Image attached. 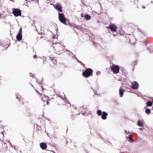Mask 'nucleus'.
I'll return each mask as SVG.
<instances>
[{"label": "nucleus", "instance_id": "obj_1", "mask_svg": "<svg viewBox=\"0 0 153 153\" xmlns=\"http://www.w3.org/2000/svg\"><path fill=\"white\" fill-rule=\"evenodd\" d=\"M57 36L53 35V33L50 32L47 35L44 34L42 36H39V41L40 43H43L47 41V40H49L52 39L56 38V37Z\"/></svg>", "mask_w": 153, "mask_h": 153}, {"label": "nucleus", "instance_id": "obj_2", "mask_svg": "<svg viewBox=\"0 0 153 153\" xmlns=\"http://www.w3.org/2000/svg\"><path fill=\"white\" fill-rule=\"evenodd\" d=\"M53 45V46L51 47V48L53 49L57 54H60L63 52L64 47L61 44L58 42Z\"/></svg>", "mask_w": 153, "mask_h": 153}, {"label": "nucleus", "instance_id": "obj_3", "mask_svg": "<svg viewBox=\"0 0 153 153\" xmlns=\"http://www.w3.org/2000/svg\"><path fill=\"white\" fill-rule=\"evenodd\" d=\"M39 92V94H40V95H44V96L43 97H40L41 98L42 101L44 103V105H45L48 104L49 102L48 101V98L47 96H45L44 93L47 90L45 88H43V86H41L40 88Z\"/></svg>", "mask_w": 153, "mask_h": 153}, {"label": "nucleus", "instance_id": "obj_4", "mask_svg": "<svg viewBox=\"0 0 153 153\" xmlns=\"http://www.w3.org/2000/svg\"><path fill=\"white\" fill-rule=\"evenodd\" d=\"M93 72V71L91 68H86L85 70L83 72L82 75L85 78H88L92 76Z\"/></svg>", "mask_w": 153, "mask_h": 153}, {"label": "nucleus", "instance_id": "obj_5", "mask_svg": "<svg viewBox=\"0 0 153 153\" xmlns=\"http://www.w3.org/2000/svg\"><path fill=\"white\" fill-rule=\"evenodd\" d=\"M110 68L113 72L114 74H117L119 73L120 71V67L118 65H116L113 64L111 66Z\"/></svg>", "mask_w": 153, "mask_h": 153}, {"label": "nucleus", "instance_id": "obj_6", "mask_svg": "<svg viewBox=\"0 0 153 153\" xmlns=\"http://www.w3.org/2000/svg\"><path fill=\"white\" fill-rule=\"evenodd\" d=\"M58 18L60 22L62 23L63 24L66 25V19L64 16L63 14L59 13H58Z\"/></svg>", "mask_w": 153, "mask_h": 153}, {"label": "nucleus", "instance_id": "obj_7", "mask_svg": "<svg viewBox=\"0 0 153 153\" xmlns=\"http://www.w3.org/2000/svg\"><path fill=\"white\" fill-rule=\"evenodd\" d=\"M12 13L15 16H21V11L17 8H13L12 9Z\"/></svg>", "mask_w": 153, "mask_h": 153}, {"label": "nucleus", "instance_id": "obj_8", "mask_svg": "<svg viewBox=\"0 0 153 153\" xmlns=\"http://www.w3.org/2000/svg\"><path fill=\"white\" fill-rule=\"evenodd\" d=\"M63 102V101L62 99L57 98L55 100L54 103L56 105H60L62 104Z\"/></svg>", "mask_w": 153, "mask_h": 153}, {"label": "nucleus", "instance_id": "obj_9", "mask_svg": "<svg viewBox=\"0 0 153 153\" xmlns=\"http://www.w3.org/2000/svg\"><path fill=\"white\" fill-rule=\"evenodd\" d=\"M131 88L134 89H137L139 87L138 82L136 81H133L131 82Z\"/></svg>", "mask_w": 153, "mask_h": 153}, {"label": "nucleus", "instance_id": "obj_10", "mask_svg": "<svg viewBox=\"0 0 153 153\" xmlns=\"http://www.w3.org/2000/svg\"><path fill=\"white\" fill-rule=\"evenodd\" d=\"M108 27L112 31L117 32V27L114 25H110Z\"/></svg>", "mask_w": 153, "mask_h": 153}, {"label": "nucleus", "instance_id": "obj_11", "mask_svg": "<svg viewBox=\"0 0 153 153\" xmlns=\"http://www.w3.org/2000/svg\"><path fill=\"white\" fill-rule=\"evenodd\" d=\"M46 60V58L44 56L42 57H39V62L42 64H43L45 63V62Z\"/></svg>", "mask_w": 153, "mask_h": 153}, {"label": "nucleus", "instance_id": "obj_12", "mask_svg": "<svg viewBox=\"0 0 153 153\" xmlns=\"http://www.w3.org/2000/svg\"><path fill=\"white\" fill-rule=\"evenodd\" d=\"M54 7L56 9L59 10L60 12H62V7L60 4H56L54 5Z\"/></svg>", "mask_w": 153, "mask_h": 153}, {"label": "nucleus", "instance_id": "obj_13", "mask_svg": "<svg viewBox=\"0 0 153 153\" xmlns=\"http://www.w3.org/2000/svg\"><path fill=\"white\" fill-rule=\"evenodd\" d=\"M40 146L41 148L43 150L45 149L47 147V144L44 142H42L40 143Z\"/></svg>", "mask_w": 153, "mask_h": 153}, {"label": "nucleus", "instance_id": "obj_14", "mask_svg": "<svg viewBox=\"0 0 153 153\" xmlns=\"http://www.w3.org/2000/svg\"><path fill=\"white\" fill-rule=\"evenodd\" d=\"M108 115V114L105 111H103L101 115V118L103 120H105L107 118V117Z\"/></svg>", "mask_w": 153, "mask_h": 153}, {"label": "nucleus", "instance_id": "obj_15", "mask_svg": "<svg viewBox=\"0 0 153 153\" xmlns=\"http://www.w3.org/2000/svg\"><path fill=\"white\" fill-rule=\"evenodd\" d=\"M1 145H3V149L2 150L4 151L7 150L8 146H7V144L6 143H4L3 144H2ZM0 146H1V145H0V147H1Z\"/></svg>", "mask_w": 153, "mask_h": 153}, {"label": "nucleus", "instance_id": "obj_16", "mask_svg": "<svg viewBox=\"0 0 153 153\" xmlns=\"http://www.w3.org/2000/svg\"><path fill=\"white\" fill-rule=\"evenodd\" d=\"M125 90L122 88H120L119 89V94L120 97H122L123 96Z\"/></svg>", "mask_w": 153, "mask_h": 153}, {"label": "nucleus", "instance_id": "obj_17", "mask_svg": "<svg viewBox=\"0 0 153 153\" xmlns=\"http://www.w3.org/2000/svg\"><path fill=\"white\" fill-rule=\"evenodd\" d=\"M44 30V27H41L40 32H39V36H42L44 34H45Z\"/></svg>", "mask_w": 153, "mask_h": 153}, {"label": "nucleus", "instance_id": "obj_18", "mask_svg": "<svg viewBox=\"0 0 153 153\" xmlns=\"http://www.w3.org/2000/svg\"><path fill=\"white\" fill-rule=\"evenodd\" d=\"M16 38L18 41H20L22 39V34L18 33L16 36Z\"/></svg>", "mask_w": 153, "mask_h": 153}, {"label": "nucleus", "instance_id": "obj_19", "mask_svg": "<svg viewBox=\"0 0 153 153\" xmlns=\"http://www.w3.org/2000/svg\"><path fill=\"white\" fill-rule=\"evenodd\" d=\"M49 59L51 60L53 62V64H56L57 63V59L55 57H53V58H52L51 57H49Z\"/></svg>", "mask_w": 153, "mask_h": 153}, {"label": "nucleus", "instance_id": "obj_20", "mask_svg": "<svg viewBox=\"0 0 153 153\" xmlns=\"http://www.w3.org/2000/svg\"><path fill=\"white\" fill-rule=\"evenodd\" d=\"M137 125L140 127H143V121L140 120H138L137 122Z\"/></svg>", "mask_w": 153, "mask_h": 153}, {"label": "nucleus", "instance_id": "obj_21", "mask_svg": "<svg viewBox=\"0 0 153 153\" xmlns=\"http://www.w3.org/2000/svg\"><path fill=\"white\" fill-rule=\"evenodd\" d=\"M4 131H3L0 133V139H3L4 138Z\"/></svg>", "mask_w": 153, "mask_h": 153}, {"label": "nucleus", "instance_id": "obj_22", "mask_svg": "<svg viewBox=\"0 0 153 153\" xmlns=\"http://www.w3.org/2000/svg\"><path fill=\"white\" fill-rule=\"evenodd\" d=\"M131 1L133 2V4L137 5L138 1L137 0H131Z\"/></svg>", "mask_w": 153, "mask_h": 153}, {"label": "nucleus", "instance_id": "obj_23", "mask_svg": "<svg viewBox=\"0 0 153 153\" xmlns=\"http://www.w3.org/2000/svg\"><path fill=\"white\" fill-rule=\"evenodd\" d=\"M85 18L87 20H89L91 19V17L88 15H86L85 16Z\"/></svg>", "mask_w": 153, "mask_h": 153}, {"label": "nucleus", "instance_id": "obj_24", "mask_svg": "<svg viewBox=\"0 0 153 153\" xmlns=\"http://www.w3.org/2000/svg\"><path fill=\"white\" fill-rule=\"evenodd\" d=\"M97 113L98 116H100L102 115V113L100 110H98L97 111Z\"/></svg>", "mask_w": 153, "mask_h": 153}, {"label": "nucleus", "instance_id": "obj_25", "mask_svg": "<svg viewBox=\"0 0 153 153\" xmlns=\"http://www.w3.org/2000/svg\"><path fill=\"white\" fill-rule=\"evenodd\" d=\"M147 105L148 106H151L152 105V102L151 101H148L147 103Z\"/></svg>", "mask_w": 153, "mask_h": 153}, {"label": "nucleus", "instance_id": "obj_26", "mask_svg": "<svg viewBox=\"0 0 153 153\" xmlns=\"http://www.w3.org/2000/svg\"><path fill=\"white\" fill-rule=\"evenodd\" d=\"M148 4H146L145 5H143L141 6V7L143 9H145L146 8V7H147L148 5Z\"/></svg>", "mask_w": 153, "mask_h": 153}, {"label": "nucleus", "instance_id": "obj_27", "mask_svg": "<svg viewBox=\"0 0 153 153\" xmlns=\"http://www.w3.org/2000/svg\"><path fill=\"white\" fill-rule=\"evenodd\" d=\"M146 112L147 114H149L151 113V110L149 109H146Z\"/></svg>", "mask_w": 153, "mask_h": 153}, {"label": "nucleus", "instance_id": "obj_28", "mask_svg": "<svg viewBox=\"0 0 153 153\" xmlns=\"http://www.w3.org/2000/svg\"><path fill=\"white\" fill-rule=\"evenodd\" d=\"M22 28L21 27V28H20L19 29V33H20L21 34H22Z\"/></svg>", "mask_w": 153, "mask_h": 153}, {"label": "nucleus", "instance_id": "obj_29", "mask_svg": "<svg viewBox=\"0 0 153 153\" xmlns=\"http://www.w3.org/2000/svg\"><path fill=\"white\" fill-rule=\"evenodd\" d=\"M129 140H132V141H133V140L132 139V138H131V136H130L129 138Z\"/></svg>", "mask_w": 153, "mask_h": 153}, {"label": "nucleus", "instance_id": "obj_30", "mask_svg": "<svg viewBox=\"0 0 153 153\" xmlns=\"http://www.w3.org/2000/svg\"><path fill=\"white\" fill-rule=\"evenodd\" d=\"M33 58L34 59L36 58V55L34 56Z\"/></svg>", "mask_w": 153, "mask_h": 153}, {"label": "nucleus", "instance_id": "obj_31", "mask_svg": "<svg viewBox=\"0 0 153 153\" xmlns=\"http://www.w3.org/2000/svg\"><path fill=\"white\" fill-rule=\"evenodd\" d=\"M139 129L140 131H143V128H139Z\"/></svg>", "mask_w": 153, "mask_h": 153}, {"label": "nucleus", "instance_id": "obj_32", "mask_svg": "<svg viewBox=\"0 0 153 153\" xmlns=\"http://www.w3.org/2000/svg\"><path fill=\"white\" fill-rule=\"evenodd\" d=\"M81 17H83V14H81Z\"/></svg>", "mask_w": 153, "mask_h": 153}, {"label": "nucleus", "instance_id": "obj_33", "mask_svg": "<svg viewBox=\"0 0 153 153\" xmlns=\"http://www.w3.org/2000/svg\"><path fill=\"white\" fill-rule=\"evenodd\" d=\"M8 143H9L10 145V146H12V145L11 144L10 142H8Z\"/></svg>", "mask_w": 153, "mask_h": 153}, {"label": "nucleus", "instance_id": "obj_34", "mask_svg": "<svg viewBox=\"0 0 153 153\" xmlns=\"http://www.w3.org/2000/svg\"><path fill=\"white\" fill-rule=\"evenodd\" d=\"M42 82H39V85H40V84H42Z\"/></svg>", "mask_w": 153, "mask_h": 153}, {"label": "nucleus", "instance_id": "obj_35", "mask_svg": "<svg viewBox=\"0 0 153 153\" xmlns=\"http://www.w3.org/2000/svg\"><path fill=\"white\" fill-rule=\"evenodd\" d=\"M21 104H22V105H23V104H24V102H21Z\"/></svg>", "mask_w": 153, "mask_h": 153}, {"label": "nucleus", "instance_id": "obj_36", "mask_svg": "<svg viewBox=\"0 0 153 153\" xmlns=\"http://www.w3.org/2000/svg\"><path fill=\"white\" fill-rule=\"evenodd\" d=\"M2 144V143L1 142H0V145H1Z\"/></svg>", "mask_w": 153, "mask_h": 153}, {"label": "nucleus", "instance_id": "obj_37", "mask_svg": "<svg viewBox=\"0 0 153 153\" xmlns=\"http://www.w3.org/2000/svg\"><path fill=\"white\" fill-rule=\"evenodd\" d=\"M125 132L126 133V134H128L127 133V131H126V130H125Z\"/></svg>", "mask_w": 153, "mask_h": 153}, {"label": "nucleus", "instance_id": "obj_38", "mask_svg": "<svg viewBox=\"0 0 153 153\" xmlns=\"http://www.w3.org/2000/svg\"><path fill=\"white\" fill-rule=\"evenodd\" d=\"M10 1H13V0H10Z\"/></svg>", "mask_w": 153, "mask_h": 153}, {"label": "nucleus", "instance_id": "obj_39", "mask_svg": "<svg viewBox=\"0 0 153 153\" xmlns=\"http://www.w3.org/2000/svg\"><path fill=\"white\" fill-rule=\"evenodd\" d=\"M152 102H153V100H152Z\"/></svg>", "mask_w": 153, "mask_h": 153}]
</instances>
